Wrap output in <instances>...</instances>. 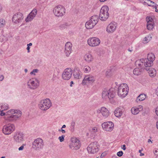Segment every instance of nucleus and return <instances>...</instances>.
<instances>
[{
	"label": "nucleus",
	"instance_id": "nucleus-1",
	"mask_svg": "<svg viewBox=\"0 0 158 158\" xmlns=\"http://www.w3.org/2000/svg\"><path fill=\"white\" fill-rule=\"evenodd\" d=\"M22 115L21 112L19 110H10L6 113L5 119L10 122H15Z\"/></svg>",
	"mask_w": 158,
	"mask_h": 158
},
{
	"label": "nucleus",
	"instance_id": "nucleus-2",
	"mask_svg": "<svg viewBox=\"0 0 158 158\" xmlns=\"http://www.w3.org/2000/svg\"><path fill=\"white\" fill-rule=\"evenodd\" d=\"M115 95L114 89L111 88L108 90H104L102 92V97L103 99L105 100L109 99L111 103H113L114 101L113 99L115 97Z\"/></svg>",
	"mask_w": 158,
	"mask_h": 158
},
{
	"label": "nucleus",
	"instance_id": "nucleus-3",
	"mask_svg": "<svg viewBox=\"0 0 158 158\" xmlns=\"http://www.w3.org/2000/svg\"><path fill=\"white\" fill-rule=\"evenodd\" d=\"M128 87L125 83L121 84L118 87V94L121 97H124L128 94Z\"/></svg>",
	"mask_w": 158,
	"mask_h": 158
},
{
	"label": "nucleus",
	"instance_id": "nucleus-4",
	"mask_svg": "<svg viewBox=\"0 0 158 158\" xmlns=\"http://www.w3.org/2000/svg\"><path fill=\"white\" fill-rule=\"evenodd\" d=\"M108 7L106 6H104L102 7L98 17L101 20L105 21L108 18Z\"/></svg>",
	"mask_w": 158,
	"mask_h": 158
},
{
	"label": "nucleus",
	"instance_id": "nucleus-5",
	"mask_svg": "<svg viewBox=\"0 0 158 158\" xmlns=\"http://www.w3.org/2000/svg\"><path fill=\"white\" fill-rule=\"evenodd\" d=\"M51 103L50 99L47 98L41 101L39 104V108L42 110H46L51 106Z\"/></svg>",
	"mask_w": 158,
	"mask_h": 158
},
{
	"label": "nucleus",
	"instance_id": "nucleus-6",
	"mask_svg": "<svg viewBox=\"0 0 158 158\" xmlns=\"http://www.w3.org/2000/svg\"><path fill=\"white\" fill-rule=\"evenodd\" d=\"M15 129L14 124L9 123L5 125L2 128L3 133L6 135H8L12 133Z\"/></svg>",
	"mask_w": 158,
	"mask_h": 158
},
{
	"label": "nucleus",
	"instance_id": "nucleus-7",
	"mask_svg": "<svg viewBox=\"0 0 158 158\" xmlns=\"http://www.w3.org/2000/svg\"><path fill=\"white\" fill-rule=\"evenodd\" d=\"M53 13L56 16L61 17L65 14V9L62 6L59 5L56 6L53 10Z\"/></svg>",
	"mask_w": 158,
	"mask_h": 158
},
{
	"label": "nucleus",
	"instance_id": "nucleus-8",
	"mask_svg": "<svg viewBox=\"0 0 158 158\" xmlns=\"http://www.w3.org/2000/svg\"><path fill=\"white\" fill-rule=\"evenodd\" d=\"M43 141L40 138L36 139L32 143L33 148L36 150H39L43 147Z\"/></svg>",
	"mask_w": 158,
	"mask_h": 158
},
{
	"label": "nucleus",
	"instance_id": "nucleus-9",
	"mask_svg": "<svg viewBox=\"0 0 158 158\" xmlns=\"http://www.w3.org/2000/svg\"><path fill=\"white\" fill-rule=\"evenodd\" d=\"M98 146L97 142L92 143L88 147L87 150L89 153L94 154L98 151L99 149Z\"/></svg>",
	"mask_w": 158,
	"mask_h": 158
},
{
	"label": "nucleus",
	"instance_id": "nucleus-10",
	"mask_svg": "<svg viewBox=\"0 0 158 158\" xmlns=\"http://www.w3.org/2000/svg\"><path fill=\"white\" fill-rule=\"evenodd\" d=\"M72 73L73 70L71 68L66 69L62 73V78L64 80H69L71 77Z\"/></svg>",
	"mask_w": 158,
	"mask_h": 158
},
{
	"label": "nucleus",
	"instance_id": "nucleus-11",
	"mask_svg": "<svg viewBox=\"0 0 158 158\" xmlns=\"http://www.w3.org/2000/svg\"><path fill=\"white\" fill-rule=\"evenodd\" d=\"M100 42V40L98 38L95 37L90 38L87 40L88 45L91 47L98 46Z\"/></svg>",
	"mask_w": 158,
	"mask_h": 158
},
{
	"label": "nucleus",
	"instance_id": "nucleus-12",
	"mask_svg": "<svg viewBox=\"0 0 158 158\" xmlns=\"http://www.w3.org/2000/svg\"><path fill=\"white\" fill-rule=\"evenodd\" d=\"M81 146L80 141L76 138H73L71 139V143L69 145L70 148L73 150L79 149Z\"/></svg>",
	"mask_w": 158,
	"mask_h": 158
},
{
	"label": "nucleus",
	"instance_id": "nucleus-13",
	"mask_svg": "<svg viewBox=\"0 0 158 158\" xmlns=\"http://www.w3.org/2000/svg\"><path fill=\"white\" fill-rule=\"evenodd\" d=\"M102 127L105 131H110L113 130L114 128V124L111 122H105L102 124Z\"/></svg>",
	"mask_w": 158,
	"mask_h": 158
},
{
	"label": "nucleus",
	"instance_id": "nucleus-14",
	"mask_svg": "<svg viewBox=\"0 0 158 158\" xmlns=\"http://www.w3.org/2000/svg\"><path fill=\"white\" fill-rule=\"evenodd\" d=\"M23 19V15L21 13H17L15 14L12 18V21L16 24L21 23Z\"/></svg>",
	"mask_w": 158,
	"mask_h": 158
},
{
	"label": "nucleus",
	"instance_id": "nucleus-15",
	"mask_svg": "<svg viewBox=\"0 0 158 158\" xmlns=\"http://www.w3.org/2000/svg\"><path fill=\"white\" fill-rule=\"evenodd\" d=\"M94 77L92 75H88L85 76L83 81L82 83L85 84L87 83H93L95 81Z\"/></svg>",
	"mask_w": 158,
	"mask_h": 158
},
{
	"label": "nucleus",
	"instance_id": "nucleus-16",
	"mask_svg": "<svg viewBox=\"0 0 158 158\" xmlns=\"http://www.w3.org/2000/svg\"><path fill=\"white\" fill-rule=\"evenodd\" d=\"M72 44L69 42L66 43L65 46L64 53L66 56L68 57L72 52Z\"/></svg>",
	"mask_w": 158,
	"mask_h": 158
},
{
	"label": "nucleus",
	"instance_id": "nucleus-17",
	"mask_svg": "<svg viewBox=\"0 0 158 158\" xmlns=\"http://www.w3.org/2000/svg\"><path fill=\"white\" fill-rule=\"evenodd\" d=\"M37 12V10L36 9H33L26 18V21L28 22L32 20L35 16Z\"/></svg>",
	"mask_w": 158,
	"mask_h": 158
},
{
	"label": "nucleus",
	"instance_id": "nucleus-18",
	"mask_svg": "<svg viewBox=\"0 0 158 158\" xmlns=\"http://www.w3.org/2000/svg\"><path fill=\"white\" fill-rule=\"evenodd\" d=\"M15 141L17 143L21 142L23 139V134L22 133L18 132L14 137Z\"/></svg>",
	"mask_w": 158,
	"mask_h": 158
},
{
	"label": "nucleus",
	"instance_id": "nucleus-19",
	"mask_svg": "<svg viewBox=\"0 0 158 158\" xmlns=\"http://www.w3.org/2000/svg\"><path fill=\"white\" fill-rule=\"evenodd\" d=\"M98 113H101L105 118H107L109 115V112L108 110L105 107H102L100 110H98Z\"/></svg>",
	"mask_w": 158,
	"mask_h": 158
},
{
	"label": "nucleus",
	"instance_id": "nucleus-20",
	"mask_svg": "<svg viewBox=\"0 0 158 158\" xmlns=\"http://www.w3.org/2000/svg\"><path fill=\"white\" fill-rule=\"evenodd\" d=\"M37 82H38V81H32L31 80H30L27 83V85L29 88L32 89H35L38 86V85L36 83Z\"/></svg>",
	"mask_w": 158,
	"mask_h": 158
},
{
	"label": "nucleus",
	"instance_id": "nucleus-21",
	"mask_svg": "<svg viewBox=\"0 0 158 158\" xmlns=\"http://www.w3.org/2000/svg\"><path fill=\"white\" fill-rule=\"evenodd\" d=\"M116 27V24L111 23L107 26L106 31L109 33H112L115 30Z\"/></svg>",
	"mask_w": 158,
	"mask_h": 158
},
{
	"label": "nucleus",
	"instance_id": "nucleus-22",
	"mask_svg": "<svg viewBox=\"0 0 158 158\" xmlns=\"http://www.w3.org/2000/svg\"><path fill=\"white\" fill-rule=\"evenodd\" d=\"M145 69L148 71V73L151 77H153L156 76V73L155 69L152 68H145Z\"/></svg>",
	"mask_w": 158,
	"mask_h": 158
},
{
	"label": "nucleus",
	"instance_id": "nucleus-23",
	"mask_svg": "<svg viewBox=\"0 0 158 158\" xmlns=\"http://www.w3.org/2000/svg\"><path fill=\"white\" fill-rule=\"evenodd\" d=\"M96 21H94L93 23L92 20H89L85 23V26L86 28L87 29H92L96 25Z\"/></svg>",
	"mask_w": 158,
	"mask_h": 158
},
{
	"label": "nucleus",
	"instance_id": "nucleus-24",
	"mask_svg": "<svg viewBox=\"0 0 158 158\" xmlns=\"http://www.w3.org/2000/svg\"><path fill=\"white\" fill-rule=\"evenodd\" d=\"M73 75L76 79H79L81 77V72L79 70L77 69L73 70Z\"/></svg>",
	"mask_w": 158,
	"mask_h": 158
},
{
	"label": "nucleus",
	"instance_id": "nucleus-25",
	"mask_svg": "<svg viewBox=\"0 0 158 158\" xmlns=\"http://www.w3.org/2000/svg\"><path fill=\"white\" fill-rule=\"evenodd\" d=\"M84 59L87 63H89L93 60V58L91 54L87 53L84 56Z\"/></svg>",
	"mask_w": 158,
	"mask_h": 158
},
{
	"label": "nucleus",
	"instance_id": "nucleus-26",
	"mask_svg": "<svg viewBox=\"0 0 158 158\" xmlns=\"http://www.w3.org/2000/svg\"><path fill=\"white\" fill-rule=\"evenodd\" d=\"M143 63L144 66L145 68H150L153 65V62L152 61L148 60V59H144Z\"/></svg>",
	"mask_w": 158,
	"mask_h": 158
},
{
	"label": "nucleus",
	"instance_id": "nucleus-27",
	"mask_svg": "<svg viewBox=\"0 0 158 158\" xmlns=\"http://www.w3.org/2000/svg\"><path fill=\"white\" fill-rule=\"evenodd\" d=\"M123 113L122 110L119 108H116L114 112L115 115L117 117H121Z\"/></svg>",
	"mask_w": 158,
	"mask_h": 158
},
{
	"label": "nucleus",
	"instance_id": "nucleus-28",
	"mask_svg": "<svg viewBox=\"0 0 158 158\" xmlns=\"http://www.w3.org/2000/svg\"><path fill=\"white\" fill-rule=\"evenodd\" d=\"M146 97V94H140L137 97L136 101L137 102L139 101H143L145 99Z\"/></svg>",
	"mask_w": 158,
	"mask_h": 158
},
{
	"label": "nucleus",
	"instance_id": "nucleus-29",
	"mask_svg": "<svg viewBox=\"0 0 158 158\" xmlns=\"http://www.w3.org/2000/svg\"><path fill=\"white\" fill-rule=\"evenodd\" d=\"M144 59H142L140 60H136L135 62V65L137 67H142L143 66Z\"/></svg>",
	"mask_w": 158,
	"mask_h": 158
},
{
	"label": "nucleus",
	"instance_id": "nucleus-30",
	"mask_svg": "<svg viewBox=\"0 0 158 158\" xmlns=\"http://www.w3.org/2000/svg\"><path fill=\"white\" fill-rule=\"evenodd\" d=\"M69 25L70 24L68 23L64 22L60 25L59 27L61 30H63L67 28Z\"/></svg>",
	"mask_w": 158,
	"mask_h": 158
},
{
	"label": "nucleus",
	"instance_id": "nucleus-31",
	"mask_svg": "<svg viewBox=\"0 0 158 158\" xmlns=\"http://www.w3.org/2000/svg\"><path fill=\"white\" fill-rule=\"evenodd\" d=\"M155 57L154 55L152 53H149L148 55V60L153 61L155 60Z\"/></svg>",
	"mask_w": 158,
	"mask_h": 158
},
{
	"label": "nucleus",
	"instance_id": "nucleus-32",
	"mask_svg": "<svg viewBox=\"0 0 158 158\" xmlns=\"http://www.w3.org/2000/svg\"><path fill=\"white\" fill-rule=\"evenodd\" d=\"M147 27L148 29V30H152L154 27V22H148L147 24Z\"/></svg>",
	"mask_w": 158,
	"mask_h": 158
},
{
	"label": "nucleus",
	"instance_id": "nucleus-33",
	"mask_svg": "<svg viewBox=\"0 0 158 158\" xmlns=\"http://www.w3.org/2000/svg\"><path fill=\"white\" fill-rule=\"evenodd\" d=\"M152 38L151 35L149 34L147 36L145 37L143 40V42L144 44L148 43Z\"/></svg>",
	"mask_w": 158,
	"mask_h": 158
},
{
	"label": "nucleus",
	"instance_id": "nucleus-34",
	"mask_svg": "<svg viewBox=\"0 0 158 158\" xmlns=\"http://www.w3.org/2000/svg\"><path fill=\"white\" fill-rule=\"evenodd\" d=\"M89 131L91 134L94 135L98 131V129L97 127H94L93 128H90Z\"/></svg>",
	"mask_w": 158,
	"mask_h": 158
},
{
	"label": "nucleus",
	"instance_id": "nucleus-35",
	"mask_svg": "<svg viewBox=\"0 0 158 158\" xmlns=\"http://www.w3.org/2000/svg\"><path fill=\"white\" fill-rule=\"evenodd\" d=\"M89 20H92V23L94 21V20L96 21V24L98 23V15H95L92 16Z\"/></svg>",
	"mask_w": 158,
	"mask_h": 158
},
{
	"label": "nucleus",
	"instance_id": "nucleus-36",
	"mask_svg": "<svg viewBox=\"0 0 158 158\" xmlns=\"http://www.w3.org/2000/svg\"><path fill=\"white\" fill-rule=\"evenodd\" d=\"M131 112L133 114H136L139 112L138 108L136 107H133L131 109Z\"/></svg>",
	"mask_w": 158,
	"mask_h": 158
},
{
	"label": "nucleus",
	"instance_id": "nucleus-37",
	"mask_svg": "<svg viewBox=\"0 0 158 158\" xmlns=\"http://www.w3.org/2000/svg\"><path fill=\"white\" fill-rule=\"evenodd\" d=\"M147 2H145L149 6H156V3L153 2L149 0H146Z\"/></svg>",
	"mask_w": 158,
	"mask_h": 158
},
{
	"label": "nucleus",
	"instance_id": "nucleus-38",
	"mask_svg": "<svg viewBox=\"0 0 158 158\" xmlns=\"http://www.w3.org/2000/svg\"><path fill=\"white\" fill-rule=\"evenodd\" d=\"M84 70L85 73H88L91 70V68L89 66H85L84 68Z\"/></svg>",
	"mask_w": 158,
	"mask_h": 158
},
{
	"label": "nucleus",
	"instance_id": "nucleus-39",
	"mask_svg": "<svg viewBox=\"0 0 158 158\" xmlns=\"http://www.w3.org/2000/svg\"><path fill=\"white\" fill-rule=\"evenodd\" d=\"M8 109V106L5 105H0V110H7Z\"/></svg>",
	"mask_w": 158,
	"mask_h": 158
},
{
	"label": "nucleus",
	"instance_id": "nucleus-40",
	"mask_svg": "<svg viewBox=\"0 0 158 158\" xmlns=\"http://www.w3.org/2000/svg\"><path fill=\"white\" fill-rule=\"evenodd\" d=\"M6 22L3 19L0 20V28L4 26Z\"/></svg>",
	"mask_w": 158,
	"mask_h": 158
},
{
	"label": "nucleus",
	"instance_id": "nucleus-41",
	"mask_svg": "<svg viewBox=\"0 0 158 158\" xmlns=\"http://www.w3.org/2000/svg\"><path fill=\"white\" fill-rule=\"evenodd\" d=\"M75 125V122L73 121L71 123V131H73L74 130V126Z\"/></svg>",
	"mask_w": 158,
	"mask_h": 158
},
{
	"label": "nucleus",
	"instance_id": "nucleus-42",
	"mask_svg": "<svg viewBox=\"0 0 158 158\" xmlns=\"http://www.w3.org/2000/svg\"><path fill=\"white\" fill-rule=\"evenodd\" d=\"M139 69L138 68H135L133 70V73L134 74L136 75L139 74Z\"/></svg>",
	"mask_w": 158,
	"mask_h": 158
},
{
	"label": "nucleus",
	"instance_id": "nucleus-43",
	"mask_svg": "<svg viewBox=\"0 0 158 158\" xmlns=\"http://www.w3.org/2000/svg\"><path fill=\"white\" fill-rule=\"evenodd\" d=\"M65 136L64 135H63L59 137L58 139L60 140V142H62L64 140Z\"/></svg>",
	"mask_w": 158,
	"mask_h": 158
},
{
	"label": "nucleus",
	"instance_id": "nucleus-44",
	"mask_svg": "<svg viewBox=\"0 0 158 158\" xmlns=\"http://www.w3.org/2000/svg\"><path fill=\"white\" fill-rule=\"evenodd\" d=\"M146 20L147 21V23H148V22H153V19H152V18L150 17H147L146 18Z\"/></svg>",
	"mask_w": 158,
	"mask_h": 158
},
{
	"label": "nucleus",
	"instance_id": "nucleus-45",
	"mask_svg": "<svg viewBox=\"0 0 158 158\" xmlns=\"http://www.w3.org/2000/svg\"><path fill=\"white\" fill-rule=\"evenodd\" d=\"M38 71V70L37 69H34L30 73L31 74H34L35 75V73H37Z\"/></svg>",
	"mask_w": 158,
	"mask_h": 158
},
{
	"label": "nucleus",
	"instance_id": "nucleus-46",
	"mask_svg": "<svg viewBox=\"0 0 158 158\" xmlns=\"http://www.w3.org/2000/svg\"><path fill=\"white\" fill-rule=\"evenodd\" d=\"M123 154V152L122 151H120L117 153V155L119 157L122 156Z\"/></svg>",
	"mask_w": 158,
	"mask_h": 158
},
{
	"label": "nucleus",
	"instance_id": "nucleus-47",
	"mask_svg": "<svg viewBox=\"0 0 158 158\" xmlns=\"http://www.w3.org/2000/svg\"><path fill=\"white\" fill-rule=\"evenodd\" d=\"M138 109V110L139 112L140 111L143 110V106H142L139 105L138 106V107H136Z\"/></svg>",
	"mask_w": 158,
	"mask_h": 158
},
{
	"label": "nucleus",
	"instance_id": "nucleus-48",
	"mask_svg": "<svg viewBox=\"0 0 158 158\" xmlns=\"http://www.w3.org/2000/svg\"><path fill=\"white\" fill-rule=\"evenodd\" d=\"M110 70H108L107 71L106 73V76H110Z\"/></svg>",
	"mask_w": 158,
	"mask_h": 158
},
{
	"label": "nucleus",
	"instance_id": "nucleus-49",
	"mask_svg": "<svg viewBox=\"0 0 158 158\" xmlns=\"http://www.w3.org/2000/svg\"><path fill=\"white\" fill-rule=\"evenodd\" d=\"M1 111L0 114V115L1 116H5H5H6V113H5L3 112V110H1Z\"/></svg>",
	"mask_w": 158,
	"mask_h": 158
},
{
	"label": "nucleus",
	"instance_id": "nucleus-50",
	"mask_svg": "<svg viewBox=\"0 0 158 158\" xmlns=\"http://www.w3.org/2000/svg\"><path fill=\"white\" fill-rule=\"evenodd\" d=\"M154 153L155 155L158 154V149H155L154 151Z\"/></svg>",
	"mask_w": 158,
	"mask_h": 158
},
{
	"label": "nucleus",
	"instance_id": "nucleus-51",
	"mask_svg": "<svg viewBox=\"0 0 158 158\" xmlns=\"http://www.w3.org/2000/svg\"><path fill=\"white\" fill-rule=\"evenodd\" d=\"M23 148V145L21 146L19 148V151L22 150Z\"/></svg>",
	"mask_w": 158,
	"mask_h": 158
},
{
	"label": "nucleus",
	"instance_id": "nucleus-52",
	"mask_svg": "<svg viewBox=\"0 0 158 158\" xmlns=\"http://www.w3.org/2000/svg\"><path fill=\"white\" fill-rule=\"evenodd\" d=\"M4 78V76L3 75L0 76V81H1L3 80Z\"/></svg>",
	"mask_w": 158,
	"mask_h": 158
},
{
	"label": "nucleus",
	"instance_id": "nucleus-53",
	"mask_svg": "<svg viewBox=\"0 0 158 158\" xmlns=\"http://www.w3.org/2000/svg\"><path fill=\"white\" fill-rule=\"evenodd\" d=\"M122 149L124 150H125L126 149V145H125V144H123V147L122 148Z\"/></svg>",
	"mask_w": 158,
	"mask_h": 158
},
{
	"label": "nucleus",
	"instance_id": "nucleus-54",
	"mask_svg": "<svg viewBox=\"0 0 158 158\" xmlns=\"http://www.w3.org/2000/svg\"><path fill=\"white\" fill-rule=\"evenodd\" d=\"M30 47H29L28 46H27V50L28 52H30Z\"/></svg>",
	"mask_w": 158,
	"mask_h": 158
},
{
	"label": "nucleus",
	"instance_id": "nucleus-55",
	"mask_svg": "<svg viewBox=\"0 0 158 158\" xmlns=\"http://www.w3.org/2000/svg\"><path fill=\"white\" fill-rule=\"evenodd\" d=\"M156 114L158 116V107L156 109Z\"/></svg>",
	"mask_w": 158,
	"mask_h": 158
},
{
	"label": "nucleus",
	"instance_id": "nucleus-56",
	"mask_svg": "<svg viewBox=\"0 0 158 158\" xmlns=\"http://www.w3.org/2000/svg\"><path fill=\"white\" fill-rule=\"evenodd\" d=\"M156 94L157 96H158V87L156 89Z\"/></svg>",
	"mask_w": 158,
	"mask_h": 158
},
{
	"label": "nucleus",
	"instance_id": "nucleus-57",
	"mask_svg": "<svg viewBox=\"0 0 158 158\" xmlns=\"http://www.w3.org/2000/svg\"><path fill=\"white\" fill-rule=\"evenodd\" d=\"M61 131L62 133H65V131L64 130L62 129H61Z\"/></svg>",
	"mask_w": 158,
	"mask_h": 158
},
{
	"label": "nucleus",
	"instance_id": "nucleus-58",
	"mask_svg": "<svg viewBox=\"0 0 158 158\" xmlns=\"http://www.w3.org/2000/svg\"><path fill=\"white\" fill-rule=\"evenodd\" d=\"M105 156V154H104L103 153H102L101 154V158H103V157H104Z\"/></svg>",
	"mask_w": 158,
	"mask_h": 158
},
{
	"label": "nucleus",
	"instance_id": "nucleus-59",
	"mask_svg": "<svg viewBox=\"0 0 158 158\" xmlns=\"http://www.w3.org/2000/svg\"><path fill=\"white\" fill-rule=\"evenodd\" d=\"M32 45V44L31 43H30L29 44H27V46H28L29 47V46H31Z\"/></svg>",
	"mask_w": 158,
	"mask_h": 158
},
{
	"label": "nucleus",
	"instance_id": "nucleus-60",
	"mask_svg": "<svg viewBox=\"0 0 158 158\" xmlns=\"http://www.w3.org/2000/svg\"><path fill=\"white\" fill-rule=\"evenodd\" d=\"M66 125H63L62 127L61 128V129H62L63 128H65L66 127Z\"/></svg>",
	"mask_w": 158,
	"mask_h": 158
},
{
	"label": "nucleus",
	"instance_id": "nucleus-61",
	"mask_svg": "<svg viewBox=\"0 0 158 158\" xmlns=\"http://www.w3.org/2000/svg\"><path fill=\"white\" fill-rule=\"evenodd\" d=\"M117 158V156L116 155L113 156L112 157V158Z\"/></svg>",
	"mask_w": 158,
	"mask_h": 158
},
{
	"label": "nucleus",
	"instance_id": "nucleus-62",
	"mask_svg": "<svg viewBox=\"0 0 158 158\" xmlns=\"http://www.w3.org/2000/svg\"><path fill=\"white\" fill-rule=\"evenodd\" d=\"M144 155V154L143 153H142L141 152V153L140 154V156H142Z\"/></svg>",
	"mask_w": 158,
	"mask_h": 158
},
{
	"label": "nucleus",
	"instance_id": "nucleus-63",
	"mask_svg": "<svg viewBox=\"0 0 158 158\" xmlns=\"http://www.w3.org/2000/svg\"><path fill=\"white\" fill-rule=\"evenodd\" d=\"M156 126L157 128L158 129V122H156Z\"/></svg>",
	"mask_w": 158,
	"mask_h": 158
},
{
	"label": "nucleus",
	"instance_id": "nucleus-64",
	"mask_svg": "<svg viewBox=\"0 0 158 158\" xmlns=\"http://www.w3.org/2000/svg\"><path fill=\"white\" fill-rule=\"evenodd\" d=\"M150 142H151V143H152V141L150 139H149L148 140V142L149 143Z\"/></svg>",
	"mask_w": 158,
	"mask_h": 158
}]
</instances>
